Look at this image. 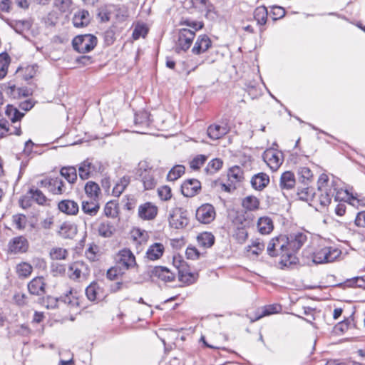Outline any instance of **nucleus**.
I'll return each instance as SVG.
<instances>
[{"mask_svg": "<svg viewBox=\"0 0 365 365\" xmlns=\"http://www.w3.org/2000/svg\"><path fill=\"white\" fill-rule=\"evenodd\" d=\"M118 262L126 269L133 267L135 264V257L130 250L124 249L118 254Z\"/></svg>", "mask_w": 365, "mask_h": 365, "instance_id": "24", "label": "nucleus"}, {"mask_svg": "<svg viewBox=\"0 0 365 365\" xmlns=\"http://www.w3.org/2000/svg\"><path fill=\"white\" fill-rule=\"evenodd\" d=\"M288 242L286 239V236H279L272 239L267 248V251L269 255L271 257L280 256L282 258V263L287 265V257L290 254H288L287 250H286V243Z\"/></svg>", "mask_w": 365, "mask_h": 365, "instance_id": "4", "label": "nucleus"}, {"mask_svg": "<svg viewBox=\"0 0 365 365\" xmlns=\"http://www.w3.org/2000/svg\"><path fill=\"white\" fill-rule=\"evenodd\" d=\"M16 271L20 277H27L31 274L33 267L29 263L21 262L16 265Z\"/></svg>", "mask_w": 365, "mask_h": 365, "instance_id": "46", "label": "nucleus"}, {"mask_svg": "<svg viewBox=\"0 0 365 365\" xmlns=\"http://www.w3.org/2000/svg\"><path fill=\"white\" fill-rule=\"evenodd\" d=\"M212 46V41L208 36L200 35L192 48V52L195 55L206 52Z\"/></svg>", "mask_w": 365, "mask_h": 365, "instance_id": "19", "label": "nucleus"}, {"mask_svg": "<svg viewBox=\"0 0 365 365\" xmlns=\"http://www.w3.org/2000/svg\"><path fill=\"white\" fill-rule=\"evenodd\" d=\"M12 27L17 33H21L25 29H29L30 24L27 21H16L13 24Z\"/></svg>", "mask_w": 365, "mask_h": 365, "instance_id": "58", "label": "nucleus"}, {"mask_svg": "<svg viewBox=\"0 0 365 365\" xmlns=\"http://www.w3.org/2000/svg\"><path fill=\"white\" fill-rule=\"evenodd\" d=\"M263 159L269 168L277 170L284 161L283 154L277 150H267L263 155Z\"/></svg>", "mask_w": 365, "mask_h": 365, "instance_id": "12", "label": "nucleus"}, {"mask_svg": "<svg viewBox=\"0 0 365 365\" xmlns=\"http://www.w3.org/2000/svg\"><path fill=\"white\" fill-rule=\"evenodd\" d=\"M10 58L7 53L0 54V79L4 78L7 74Z\"/></svg>", "mask_w": 365, "mask_h": 365, "instance_id": "48", "label": "nucleus"}, {"mask_svg": "<svg viewBox=\"0 0 365 365\" xmlns=\"http://www.w3.org/2000/svg\"><path fill=\"white\" fill-rule=\"evenodd\" d=\"M201 188V183L196 179H190L185 181L181 185L183 195L192 197L195 195Z\"/></svg>", "mask_w": 365, "mask_h": 365, "instance_id": "18", "label": "nucleus"}, {"mask_svg": "<svg viewBox=\"0 0 365 365\" xmlns=\"http://www.w3.org/2000/svg\"><path fill=\"white\" fill-rule=\"evenodd\" d=\"M100 287L97 283L93 282L86 289V294L90 301H95L98 298Z\"/></svg>", "mask_w": 365, "mask_h": 365, "instance_id": "50", "label": "nucleus"}, {"mask_svg": "<svg viewBox=\"0 0 365 365\" xmlns=\"http://www.w3.org/2000/svg\"><path fill=\"white\" fill-rule=\"evenodd\" d=\"M138 173L145 190L153 189L161 175V170L153 168L147 161H142L138 165Z\"/></svg>", "mask_w": 365, "mask_h": 365, "instance_id": "3", "label": "nucleus"}, {"mask_svg": "<svg viewBox=\"0 0 365 365\" xmlns=\"http://www.w3.org/2000/svg\"><path fill=\"white\" fill-rule=\"evenodd\" d=\"M28 240L23 236L12 238L8 245V251L11 254L24 253L28 250Z\"/></svg>", "mask_w": 365, "mask_h": 365, "instance_id": "15", "label": "nucleus"}, {"mask_svg": "<svg viewBox=\"0 0 365 365\" xmlns=\"http://www.w3.org/2000/svg\"><path fill=\"white\" fill-rule=\"evenodd\" d=\"M58 210L68 215H76L79 211V207L76 202L71 200H63L58 204Z\"/></svg>", "mask_w": 365, "mask_h": 365, "instance_id": "22", "label": "nucleus"}, {"mask_svg": "<svg viewBox=\"0 0 365 365\" xmlns=\"http://www.w3.org/2000/svg\"><path fill=\"white\" fill-rule=\"evenodd\" d=\"M46 284L43 277L34 278L28 284V289L31 294L41 296L46 292Z\"/></svg>", "mask_w": 365, "mask_h": 365, "instance_id": "21", "label": "nucleus"}, {"mask_svg": "<svg viewBox=\"0 0 365 365\" xmlns=\"http://www.w3.org/2000/svg\"><path fill=\"white\" fill-rule=\"evenodd\" d=\"M299 180L302 181L304 185H307L313 178V174L311 170L307 167H302L298 171Z\"/></svg>", "mask_w": 365, "mask_h": 365, "instance_id": "47", "label": "nucleus"}, {"mask_svg": "<svg viewBox=\"0 0 365 365\" xmlns=\"http://www.w3.org/2000/svg\"><path fill=\"white\" fill-rule=\"evenodd\" d=\"M158 193L160 197V198L162 200H168L171 198L172 194H171V189L170 187L165 185L162 186L158 190Z\"/></svg>", "mask_w": 365, "mask_h": 365, "instance_id": "57", "label": "nucleus"}, {"mask_svg": "<svg viewBox=\"0 0 365 365\" xmlns=\"http://www.w3.org/2000/svg\"><path fill=\"white\" fill-rule=\"evenodd\" d=\"M26 217L23 214H16L12 217V223L16 229L22 230L26 227Z\"/></svg>", "mask_w": 365, "mask_h": 365, "instance_id": "51", "label": "nucleus"}, {"mask_svg": "<svg viewBox=\"0 0 365 365\" xmlns=\"http://www.w3.org/2000/svg\"><path fill=\"white\" fill-rule=\"evenodd\" d=\"M77 231L76 224L71 222H64L60 225L58 234L63 238L72 239L76 235Z\"/></svg>", "mask_w": 365, "mask_h": 365, "instance_id": "20", "label": "nucleus"}, {"mask_svg": "<svg viewBox=\"0 0 365 365\" xmlns=\"http://www.w3.org/2000/svg\"><path fill=\"white\" fill-rule=\"evenodd\" d=\"M90 21V14L88 11L84 9L76 11L72 19L73 24L76 28H82L88 26Z\"/></svg>", "mask_w": 365, "mask_h": 365, "instance_id": "23", "label": "nucleus"}, {"mask_svg": "<svg viewBox=\"0 0 365 365\" xmlns=\"http://www.w3.org/2000/svg\"><path fill=\"white\" fill-rule=\"evenodd\" d=\"M355 224L358 227H365V211L359 212L357 214Z\"/></svg>", "mask_w": 365, "mask_h": 365, "instance_id": "64", "label": "nucleus"}, {"mask_svg": "<svg viewBox=\"0 0 365 365\" xmlns=\"http://www.w3.org/2000/svg\"><path fill=\"white\" fill-rule=\"evenodd\" d=\"M268 12L265 6H259L254 11V17L259 25H264L267 22Z\"/></svg>", "mask_w": 365, "mask_h": 365, "instance_id": "45", "label": "nucleus"}, {"mask_svg": "<svg viewBox=\"0 0 365 365\" xmlns=\"http://www.w3.org/2000/svg\"><path fill=\"white\" fill-rule=\"evenodd\" d=\"M185 255L188 259H196L199 257L200 253L194 247H188L186 250Z\"/></svg>", "mask_w": 365, "mask_h": 365, "instance_id": "63", "label": "nucleus"}, {"mask_svg": "<svg viewBox=\"0 0 365 365\" xmlns=\"http://www.w3.org/2000/svg\"><path fill=\"white\" fill-rule=\"evenodd\" d=\"M40 187L48 189V191L54 195H61L64 191V183L63 180L58 178H45L38 182Z\"/></svg>", "mask_w": 365, "mask_h": 365, "instance_id": "14", "label": "nucleus"}, {"mask_svg": "<svg viewBox=\"0 0 365 365\" xmlns=\"http://www.w3.org/2000/svg\"><path fill=\"white\" fill-rule=\"evenodd\" d=\"M242 205L247 210L254 211L259 208V201L257 197L249 195L242 200Z\"/></svg>", "mask_w": 365, "mask_h": 365, "instance_id": "35", "label": "nucleus"}, {"mask_svg": "<svg viewBox=\"0 0 365 365\" xmlns=\"http://www.w3.org/2000/svg\"><path fill=\"white\" fill-rule=\"evenodd\" d=\"M81 207L82 211L91 217L96 216L100 210V204L98 199L83 200Z\"/></svg>", "mask_w": 365, "mask_h": 365, "instance_id": "25", "label": "nucleus"}, {"mask_svg": "<svg viewBox=\"0 0 365 365\" xmlns=\"http://www.w3.org/2000/svg\"><path fill=\"white\" fill-rule=\"evenodd\" d=\"M196 218L201 223L208 224L212 222L216 216L214 207L211 204H203L196 210Z\"/></svg>", "mask_w": 365, "mask_h": 365, "instance_id": "13", "label": "nucleus"}, {"mask_svg": "<svg viewBox=\"0 0 365 365\" xmlns=\"http://www.w3.org/2000/svg\"><path fill=\"white\" fill-rule=\"evenodd\" d=\"M164 252V246L161 243H154L146 252L147 257L150 260L159 259Z\"/></svg>", "mask_w": 365, "mask_h": 365, "instance_id": "29", "label": "nucleus"}, {"mask_svg": "<svg viewBox=\"0 0 365 365\" xmlns=\"http://www.w3.org/2000/svg\"><path fill=\"white\" fill-rule=\"evenodd\" d=\"M285 13L284 9L281 6H274L272 7V14L274 20L284 17Z\"/></svg>", "mask_w": 365, "mask_h": 365, "instance_id": "61", "label": "nucleus"}, {"mask_svg": "<svg viewBox=\"0 0 365 365\" xmlns=\"http://www.w3.org/2000/svg\"><path fill=\"white\" fill-rule=\"evenodd\" d=\"M99 251V248L96 245H91L86 250V256L88 259L91 262H95L98 259V252Z\"/></svg>", "mask_w": 365, "mask_h": 365, "instance_id": "55", "label": "nucleus"}, {"mask_svg": "<svg viewBox=\"0 0 365 365\" xmlns=\"http://www.w3.org/2000/svg\"><path fill=\"white\" fill-rule=\"evenodd\" d=\"M158 207L151 202H145L138 207V216L143 220H153L158 214Z\"/></svg>", "mask_w": 365, "mask_h": 365, "instance_id": "16", "label": "nucleus"}, {"mask_svg": "<svg viewBox=\"0 0 365 365\" xmlns=\"http://www.w3.org/2000/svg\"><path fill=\"white\" fill-rule=\"evenodd\" d=\"M297 195L300 200L311 202L313 201L315 196L314 189L308 186L298 188Z\"/></svg>", "mask_w": 365, "mask_h": 365, "instance_id": "38", "label": "nucleus"}, {"mask_svg": "<svg viewBox=\"0 0 365 365\" xmlns=\"http://www.w3.org/2000/svg\"><path fill=\"white\" fill-rule=\"evenodd\" d=\"M295 178L293 173L287 171L282 173L280 181L279 187L282 190H291L295 185Z\"/></svg>", "mask_w": 365, "mask_h": 365, "instance_id": "27", "label": "nucleus"}, {"mask_svg": "<svg viewBox=\"0 0 365 365\" xmlns=\"http://www.w3.org/2000/svg\"><path fill=\"white\" fill-rule=\"evenodd\" d=\"M207 160V156L205 155H196L189 163L190 169L192 170H198L201 166L205 164Z\"/></svg>", "mask_w": 365, "mask_h": 365, "instance_id": "49", "label": "nucleus"}, {"mask_svg": "<svg viewBox=\"0 0 365 365\" xmlns=\"http://www.w3.org/2000/svg\"><path fill=\"white\" fill-rule=\"evenodd\" d=\"M185 173V167L180 165L174 166L168 173L167 178L170 181L178 179Z\"/></svg>", "mask_w": 365, "mask_h": 365, "instance_id": "52", "label": "nucleus"}, {"mask_svg": "<svg viewBox=\"0 0 365 365\" xmlns=\"http://www.w3.org/2000/svg\"><path fill=\"white\" fill-rule=\"evenodd\" d=\"M318 190L321 192L319 201L322 206L328 205L334 197L335 200H342L348 195V192L337 187V181L334 179L329 180L326 174L320 175L318 180Z\"/></svg>", "mask_w": 365, "mask_h": 365, "instance_id": "1", "label": "nucleus"}, {"mask_svg": "<svg viewBox=\"0 0 365 365\" xmlns=\"http://www.w3.org/2000/svg\"><path fill=\"white\" fill-rule=\"evenodd\" d=\"M116 18L119 21H124L128 16V12L125 6H118L116 9Z\"/></svg>", "mask_w": 365, "mask_h": 365, "instance_id": "62", "label": "nucleus"}, {"mask_svg": "<svg viewBox=\"0 0 365 365\" xmlns=\"http://www.w3.org/2000/svg\"><path fill=\"white\" fill-rule=\"evenodd\" d=\"M341 254L340 250L334 247H323L313 253L315 264L329 263L336 259Z\"/></svg>", "mask_w": 365, "mask_h": 365, "instance_id": "7", "label": "nucleus"}, {"mask_svg": "<svg viewBox=\"0 0 365 365\" xmlns=\"http://www.w3.org/2000/svg\"><path fill=\"white\" fill-rule=\"evenodd\" d=\"M181 25H186L192 29V31L195 32L200 29H202L203 28L204 24L202 21L185 20L181 22Z\"/></svg>", "mask_w": 365, "mask_h": 365, "instance_id": "59", "label": "nucleus"}, {"mask_svg": "<svg viewBox=\"0 0 365 365\" xmlns=\"http://www.w3.org/2000/svg\"><path fill=\"white\" fill-rule=\"evenodd\" d=\"M104 214L108 217L114 218L117 216V205L113 202H108L104 207Z\"/></svg>", "mask_w": 365, "mask_h": 365, "instance_id": "56", "label": "nucleus"}, {"mask_svg": "<svg viewBox=\"0 0 365 365\" xmlns=\"http://www.w3.org/2000/svg\"><path fill=\"white\" fill-rule=\"evenodd\" d=\"M151 277L164 282H173L175 278V274L165 267H154L151 271Z\"/></svg>", "mask_w": 365, "mask_h": 365, "instance_id": "17", "label": "nucleus"}, {"mask_svg": "<svg viewBox=\"0 0 365 365\" xmlns=\"http://www.w3.org/2000/svg\"><path fill=\"white\" fill-rule=\"evenodd\" d=\"M60 301L67 304L70 308L78 307L79 305L76 292L73 293L72 289H70L64 296L61 297Z\"/></svg>", "mask_w": 365, "mask_h": 365, "instance_id": "33", "label": "nucleus"}, {"mask_svg": "<svg viewBox=\"0 0 365 365\" xmlns=\"http://www.w3.org/2000/svg\"><path fill=\"white\" fill-rule=\"evenodd\" d=\"M148 33V28L144 24H138L133 30V38L135 40L138 39L140 37H145Z\"/></svg>", "mask_w": 365, "mask_h": 365, "instance_id": "54", "label": "nucleus"}, {"mask_svg": "<svg viewBox=\"0 0 365 365\" xmlns=\"http://www.w3.org/2000/svg\"><path fill=\"white\" fill-rule=\"evenodd\" d=\"M130 183V177L123 176L115 183L113 189V195L119 197Z\"/></svg>", "mask_w": 365, "mask_h": 365, "instance_id": "37", "label": "nucleus"}, {"mask_svg": "<svg viewBox=\"0 0 365 365\" xmlns=\"http://www.w3.org/2000/svg\"><path fill=\"white\" fill-rule=\"evenodd\" d=\"M347 197V199L349 200L350 205H351L354 207H356V208L359 207H365V200L364 199H359L354 196H345V198Z\"/></svg>", "mask_w": 365, "mask_h": 365, "instance_id": "60", "label": "nucleus"}, {"mask_svg": "<svg viewBox=\"0 0 365 365\" xmlns=\"http://www.w3.org/2000/svg\"><path fill=\"white\" fill-rule=\"evenodd\" d=\"M269 182V176L264 173H259L255 175L251 179V185L256 190H262Z\"/></svg>", "mask_w": 365, "mask_h": 365, "instance_id": "26", "label": "nucleus"}, {"mask_svg": "<svg viewBox=\"0 0 365 365\" xmlns=\"http://www.w3.org/2000/svg\"><path fill=\"white\" fill-rule=\"evenodd\" d=\"M96 44V37L91 34L78 36L73 40V47L79 53L89 52Z\"/></svg>", "mask_w": 365, "mask_h": 365, "instance_id": "8", "label": "nucleus"}, {"mask_svg": "<svg viewBox=\"0 0 365 365\" xmlns=\"http://www.w3.org/2000/svg\"><path fill=\"white\" fill-rule=\"evenodd\" d=\"M264 249V245L258 240L252 242V245L246 247V252L248 256L257 257Z\"/></svg>", "mask_w": 365, "mask_h": 365, "instance_id": "42", "label": "nucleus"}, {"mask_svg": "<svg viewBox=\"0 0 365 365\" xmlns=\"http://www.w3.org/2000/svg\"><path fill=\"white\" fill-rule=\"evenodd\" d=\"M60 173L69 183H74L77 180V170L75 167H63Z\"/></svg>", "mask_w": 365, "mask_h": 365, "instance_id": "32", "label": "nucleus"}, {"mask_svg": "<svg viewBox=\"0 0 365 365\" xmlns=\"http://www.w3.org/2000/svg\"><path fill=\"white\" fill-rule=\"evenodd\" d=\"M195 36V31L188 29H181L178 32L176 50L187 51L191 46Z\"/></svg>", "mask_w": 365, "mask_h": 365, "instance_id": "10", "label": "nucleus"}, {"mask_svg": "<svg viewBox=\"0 0 365 365\" xmlns=\"http://www.w3.org/2000/svg\"><path fill=\"white\" fill-rule=\"evenodd\" d=\"M49 255L53 260H63L67 258L68 252L64 248L56 247L50 250Z\"/></svg>", "mask_w": 365, "mask_h": 365, "instance_id": "44", "label": "nucleus"}, {"mask_svg": "<svg viewBox=\"0 0 365 365\" xmlns=\"http://www.w3.org/2000/svg\"><path fill=\"white\" fill-rule=\"evenodd\" d=\"M257 227L262 235L269 234L274 227L272 220L268 217H259L257 220Z\"/></svg>", "mask_w": 365, "mask_h": 365, "instance_id": "28", "label": "nucleus"}, {"mask_svg": "<svg viewBox=\"0 0 365 365\" xmlns=\"http://www.w3.org/2000/svg\"><path fill=\"white\" fill-rule=\"evenodd\" d=\"M280 310H281V307L278 304H272V305H269V306L264 307L263 308L262 311L261 312V313L257 314L254 319L250 318V321L252 322H254L257 320L260 319L262 317H263L264 316H268V315H270L272 314L278 313Z\"/></svg>", "mask_w": 365, "mask_h": 365, "instance_id": "36", "label": "nucleus"}, {"mask_svg": "<svg viewBox=\"0 0 365 365\" xmlns=\"http://www.w3.org/2000/svg\"><path fill=\"white\" fill-rule=\"evenodd\" d=\"M222 165L223 161L220 158H214L207 163L204 170L207 175H213L222 168Z\"/></svg>", "mask_w": 365, "mask_h": 365, "instance_id": "39", "label": "nucleus"}, {"mask_svg": "<svg viewBox=\"0 0 365 365\" xmlns=\"http://www.w3.org/2000/svg\"><path fill=\"white\" fill-rule=\"evenodd\" d=\"M165 115H169L166 112L161 111L155 118L150 119V115L145 110H140L135 114L134 125L137 133L145 134L146 130L155 123V126H163L165 123Z\"/></svg>", "mask_w": 365, "mask_h": 365, "instance_id": "2", "label": "nucleus"}, {"mask_svg": "<svg viewBox=\"0 0 365 365\" xmlns=\"http://www.w3.org/2000/svg\"><path fill=\"white\" fill-rule=\"evenodd\" d=\"M5 113L13 123L19 121L24 116V113L20 112L16 108L11 105L6 106Z\"/></svg>", "mask_w": 365, "mask_h": 365, "instance_id": "34", "label": "nucleus"}, {"mask_svg": "<svg viewBox=\"0 0 365 365\" xmlns=\"http://www.w3.org/2000/svg\"><path fill=\"white\" fill-rule=\"evenodd\" d=\"M115 228L110 222H103L98 227V234L103 237H110L113 235Z\"/></svg>", "mask_w": 365, "mask_h": 365, "instance_id": "43", "label": "nucleus"}, {"mask_svg": "<svg viewBox=\"0 0 365 365\" xmlns=\"http://www.w3.org/2000/svg\"><path fill=\"white\" fill-rule=\"evenodd\" d=\"M90 270L88 265L83 261H76L68 267V277L73 280L86 279Z\"/></svg>", "mask_w": 365, "mask_h": 365, "instance_id": "11", "label": "nucleus"}, {"mask_svg": "<svg viewBox=\"0 0 365 365\" xmlns=\"http://www.w3.org/2000/svg\"><path fill=\"white\" fill-rule=\"evenodd\" d=\"M287 242L286 243V250L288 254L287 257V263L293 264L295 262L294 253L297 252L307 240V235L304 232H296L291 234L289 237H286Z\"/></svg>", "mask_w": 365, "mask_h": 365, "instance_id": "5", "label": "nucleus"}, {"mask_svg": "<svg viewBox=\"0 0 365 365\" xmlns=\"http://www.w3.org/2000/svg\"><path fill=\"white\" fill-rule=\"evenodd\" d=\"M85 192L90 199H98L100 187L97 183L88 181L85 185Z\"/></svg>", "mask_w": 365, "mask_h": 365, "instance_id": "40", "label": "nucleus"}, {"mask_svg": "<svg viewBox=\"0 0 365 365\" xmlns=\"http://www.w3.org/2000/svg\"><path fill=\"white\" fill-rule=\"evenodd\" d=\"M72 4V0H54L53 6L61 13L69 11Z\"/></svg>", "mask_w": 365, "mask_h": 365, "instance_id": "53", "label": "nucleus"}, {"mask_svg": "<svg viewBox=\"0 0 365 365\" xmlns=\"http://www.w3.org/2000/svg\"><path fill=\"white\" fill-rule=\"evenodd\" d=\"M78 175L83 180L93 178L103 171L102 163L93 159H86L78 165Z\"/></svg>", "mask_w": 365, "mask_h": 365, "instance_id": "6", "label": "nucleus"}, {"mask_svg": "<svg viewBox=\"0 0 365 365\" xmlns=\"http://www.w3.org/2000/svg\"><path fill=\"white\" fill-rule=\"evenodd\" d=\"M227 133L226 127L219 125H211L207 128V135L212 140H217Z\"/></svg>", "mask_w": 365, "mask_h": 365, "instance_id": "30", "label": "nucleus"}, {"mask_svg": "<svg viewBox=\"0 0 365 365\" xmlns=\"http://www.w3.org/2000/svg\"><path fill=\"white\" fill-rule=\"evenodd\" d=\"M170 226L175 229H182L188 224L187 211L180 207L173 209L169 215Z\"/></svg>", "mask_w": 365, "mask_h": 365, "instance_id": "9", "label": "nucleus"}, {"mask_svg": "<svg viewBox=\"0 0 365 365\" xmlns=\"http://www.w3.org/2000/svg\"><path fill=\"white\" fill-rule=\"evenodd\" d=\"M197 243L200 246L208 248L213 245L215 237L211 232H202L197 237Z\"/></svg>", "mask_w": 365, "mask_h": 365, "instance_id": "31", "label": "nucleus"}, {"mask_svg": "<svg viewBox=\"0 0 365 365\" xmlns=\"http://www.w3.org/2000/svg\"><path fill=\"white\" fill-rule=\"evenodd\" d=\"M28 195L37 204L44 205L47 201V197L38 189L32 187L28 192Z\"/></svg>", "mask_w": 365, "mask_h": 365, "instance_id": "41", "label": "nucleus"}]
</instances>
